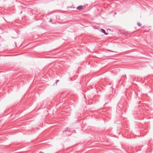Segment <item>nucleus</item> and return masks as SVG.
I'll return each instance as SVG.
<instances>
[{
  "label": "nucleus",
  "mask_w": 153,
  "mask_h": 153,
  "mask_svg": "<svg viewBox=\"0 0 153 153\" xmlns=\"http://www.w3.org/2000/svg\"><path fill=\"white\" fill-rule=\"evenodd\" d=\"M59 81V80H56V83H57Z\"/></svg>",
  "instance_id": "obj_5"
},
{
  "label": "nucleus",
  "mask_w": 153,
  "mask_h": 153,
  "mask_svg": "<svg viewBox=\"0 0 153 153\" xmlns=\"http://www.w3.org/2000/svg\"><path fill=\"white\" fill-rule=\"evenodd\" d=\"M50 22H52V20L51 19H50Z\"/></svg>",
  "instance_id": "obj_6"
},
{
  "label": "nucleus",
  "mask_w": 153,
  "mask_h": 153,
  "mask_svg": "<svg viewBox=\"0 0 153 153\" xmlns=\"http://www.w3.org/2000/svg\"><path fill=\"white\" fill-rule=\"evenodd\" d=\"M68 129V128H66L65 129V131H63V132H64V131H67V130Z\"/></svg>",
  "instance_id": "obj_4"
},
{
  "label": "nucleus",
  "mask_w": 153,
  "mask_h": 153,
  "mask_svg": "<svg viewBox=\"0 0 153 153\" xmlns=\"http://www.w3.org/2000/svg\"><path fill=\"white\" fill-rule=\"evenodd\" d=\"M108 103V102L105 103V104H104V105H105L107 104Z\"/></svg>",
  "instance_id": "obj_7"
},
{
  "label": "nucleus",
  "mask_w": 153,
  "mask_h": 153,
  "mask_svg": "<svg viewBox=\"0 0 153 153\" xmlns=\"http://www.w3.org/2000/svg\"><path fill=\"white\" fill-rule=\"evenodd\" d=\"M40 153H43V152H39Z\"/></svg>",
  "instance_id": "obj_8"
},
{
  "label": "nucleus",
  "mask_w": 153,
  "mask_h": 153,
  "mask_svg": "<svg viewBox=\"0 0 153 153\" xmlns=\"http://www.w3.org/2000/svg\"><path fill=\"white\" fill-rule=\"evenodd\" d=\"M83 9V6L82 5L76 7V9L78 10H80Z\"/></svg>",
  "instance_id": "obj_1"
},
{
  "label": "nucleus",
  "mask_w": 153,
  "mask_h": 153,
  "mask_svg": "<svg viewBox=\"0 0 153 153\" xmlns=\"http://www.w3.org/2000/svg\"><path fill=\"white\" fill-rule=\"evenodd\" d=\"M137 24L138 26L139 27H140L141 25V24L139 22H138Z\"/></svg>",
  "instance_id": "obj_3"
},
{
  "label": "nucleus",
  "mask_w": 153,
  "mask_h": 153,
  "mask_svg": "<svg viewBox=\"0 0 153 153\" xmlns=\"http://www.w3.org/2000/svg\"><path fill=\"white\" fill-rule=\"evenodd\" d=\"M100 30H101V31L104 33L106 35H107L108 34V33H106L105 31V30L103 29H100Z\"/></svg>",
  "instance_id": "obj_2"
}]
</instances>
